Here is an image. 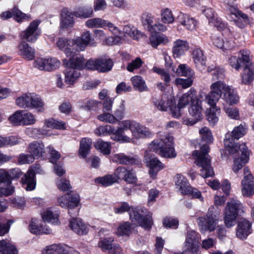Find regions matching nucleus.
<instances>
[{
  "instance_id": "obj_1",
  "label": "nucleus",
  "mask_w": 254,
  "mask_h": 254,
  "mask_svg": "<svg viewBox=\"0 0 254 254\" xmlns=\"http://www.w3.org/2000/svg\"><path fill=\"white\" fill-rule=\"evenodd\" d=\"M148 148L165 158H173L176 157L173 138L169 134L160 135V137L149 144Z\"/></svg>"
},
{
  "instance_id": "obj_2",
  "label": "nucleus",
  "mask_w": 254,
  "mask_h": 254,
  "mask_svg": "<svg viewBox=\"0 0 254 254\" xmlns=\"http://www.w3.org/2000/svg\"><path fill=\"white\" fill-rule=\"evenodd\" d=\"M248 128L247 125L243 123L234 127L231 133L226 134L224 144L226 151L230 154L234 155L239 151L243 143L239 144L234 140H238L245 135L248 131Z\"/></svg>"
},
{
  "instance_id": "obj_3",
  "label": "nucleus",
  "mask_w": 254,
  "mask_h": 254,
  "mask_svg": "<svg viewBox=\"0 0 254 254\" xmlns=\"http://www.w3.org/2000/svg\"><path fill=\"white\" fill-rule=\"evenodd\" d=\"M209 147L208 145H203L200 147V150L194 151L192 155L195 159L196 165L201 168L200 175L204 178L212 177L214 172L211 166L210 158L208 153Z\"/></svg>"
},
{
  "instance_id": "obj_4",
  "label": "nucleus",
  "mask_w": 254,
  "mask_h": 254,
  "mask_svg": "<svg viewBox=\"0 0 254 254\" xmlns=\"http://www.w3.org/2000/svg\"><path fill=\"white\" fill-rule=\"evenodd\" d=\"M15 104L20 108L36 109L40 113H43L46 110L43 100L40 96L33 93L21 94L15 99Z\"/></svg>"
},
{
  "instance_id": "obj_5",
  "label": "nucleus",
  "mask_w": 254,
  "mask_h": 254,
  "mask_svg": "<svg viewBox=\"0 0 254 254\" xmlns=\"http://www.w3.org/2000/svg\"><path fill=\"white\" fill-rule=\"evenodd\" d=\"M219 218L220 212L218 208L214 206H211L205 215L199 217L197 219L200 231L201 233L215 231L217 228Z\"/></svg>"
},
{
  "instance_id": "obj_6",
  "label": "nucleus",
  "mask_w": 254,
  "mask_h": 254,
  "mask_svg": "<svg viewBox=\"0 0 254 254\" xmlns=\"http://www.w3.org/2000/svg\"><path fill=\"white\" fill-rule=\"evenodd\" d=\"M244 212V206L239 200H230L227 203L224 212V222L226 227L228 228L233 227L239 214Z\"/></svg>"
},
{
  "instance_id": "obj_7",
  "label": "nucleus",
  "mask_w": 254,
  "mask_h": 254,
  "mask_svg": "<svg viewBox=\"0 0 254 254\" xmlns=\"http://www.w3.org/2000/svg\"><path fill=\"white\" fill-rule=\"evenodd\" d=\"M129 219L132 223L138 224L145 229H149L153 224L152 214L145 209L132 207L128 213Z\"/></svg>"
},
{
  "instance_id": "obj_8",
  "label": "nucleus",
  "mask_w": 254,
  "mask_h": 254,
  "mask_svg": "<svg viewBox=\"0 0 254 254\" xmlns=\"http://www.w3.org/2000/svg\"><path fill=\"white\" fill-rule=\"evenodd\" d=\"M210 91L208 94L201 92L198 97L201 102H204L208 104L212 110H216L218 112L220 108L217 107L216 104L221 98V94L218 81L212 83L210 86Z\"/></svg>"
},
{
  "instance_id": "obj_9",
  "label": "nucleus",
  "mask_w": 254,
  "mask_h": 254,
  "mask_svg": "<svg viewBox=\"0 0 254 254\" xmlns=\"http://www.w3.org/2000/svg\"><path fill=\"white\" fill-rule=\"evenodd\" d=\"M9 122L15 126H28L34 125L37 119L31 112L17 110L8 118Z\"/></svg>"
},
{
  "instance_id": "obj_10",
  "label": "nucleus",
  "mask_w": 254,
  "mask_h": 254,
  "mask_svg": "<svg viewBox=\"0 0 254 254\" xmlns=\"http://www.w3.org/2000/svg\"><path fill=\"white\" fill-rule=\"evenodd\" d=\"M134 120H125L118 123V127L115 130V135L111 136V139L121 143H129L132 141V138L125 134V132L132 128Z\"/></svg>"
},
{
  "instance_id": "obj_11",
  "label": "nucleus",
  "mask_w": 254,
  "mask_h": 254,
  "mask_svg": "<svg viewBox=\"0 0 254 254\" xmlns=\"http://www.w3.org/2000/svg\"><path fill=\"white\" fill-rule=\"evenodd\" d=\"M218 82L221 98L230 105L238 104L239 102V96L235 88L222 81L219 80Z\"/></svg>"
},
{
  "instance_id": "obj_12",
  "label": "nucleus",
  "mask_w": 254,
  "mask_h": 254,
  "mask_svg": "<svg viewBox=\"0 0 254 254\" xmlns=\"http://www.w3.org/2000/svg\"><path fill=\"white\" fill-rule=\"evenodd\" d=\"M113 65L114 63L111 59L101 58L89 59L86 62L85 66L87 69L106 72L112 69Z\"/></svg>"
},
{
  "instance_id": "obj_13",
  "label": "nucleus",
  "mask_w": 254,
  "mask_h": 254,
  "mask_svg": "<svg viewBox=\"0 0 254 254\" xmlns=\"http://www.w3.org/2000/svg\"><path fill=\"white\" fill-rule=\"evenodd\" d=\"M153 103L156 108L160 111H166L169 109L174 118H178L181 116V112L179 108H177L175 99L173 97L167 100L165 97L160 99H155Z\"/></svg>"
},
{
  "instance_id": "obj_14",
  "label": "nucleus",
  "mask_w": 254,
  "mask_h": 254,
  "mask_svg": "<svg viewBox=\"0 0 254 254\" xmlns=\"http://www.w3.org/2000/svg\"><path fill=\"white\" fill-rule=\"evenodd\" d=\"M199 239L196 232L189 230L187 232L184 245V251L186 254H199L198 246Z\"/></svg>"
},
{
  "instance_id": "obj_15",
  "label": "nucleus",
  "mask_w": 254,
  "mask_h": 254,
  "mask_svg": "<svg viewBox=\"0 0 254 254\" xmlns=\"http://www.w3.org/2000/svg\"><path fill=\"white\" fill-rule=\"evenodd\" d=\"M241 181L242 194L245 197H250L254 195V177L248 167L244 169Z\"/></svg>"
},
{
  "instance_id": "obj_16",
  "label": "nucleus",
  "mask_w": 254,
  "mask_h": 254,
  "mask_svg": "<svg viewBox=\"0 0 254 254\" xmlns=\"http://www.w3.org/2000/svg\"><path fill=\"white\" fill-rule=\"evenodd\" d=\"M40 22L41 21L39 20L31 22L27 28L20 33V37L21 39L30 43L35 42L41 33L40 30L38 28Z\"/></svg>"
},
{
  "instance_id": "obj_17",
  "label": "nucleus",
  "mask_w": 254,
  "mask_h": 254,
  "mask_svg": "<svg viewBox=\"0 0 254 254\" xmlns=\"http://www.w3.org/2000/svg\"><path fill=\"white\" fill-rule=\"evenodd\" d=\"M190 115L192 118H184L183 123L187 126H192L199 121L202 116L201 102L198 99L193 101L189 109Z\"/></svg>"
},
{
  "instance_id": "obj_18",
  "label": "nucleus",
  "mask_w": 254,
  "mask_h": 254,
  "mask_svg": "<svg viewBox=\"0 0 254 254\" xmlns=\"http://www.w3.org/2000/svg\"><path fill=\"white\" fill-rule=\"evenodd\" d=\"M60 65V62L55 58H38L34 62V66L42 71H51Z\"/></svg>"
},
{
  "instance_id": "obj_19",
  "label": "nucleus",
  "mask_w": 254,
  "mask_h": 254,
  "mask_svg": "<svg viewBox=\"0 0 254 254\" xmlns=\"http://www.w3.org/2000/svg\"><path fill=\"white\" fill-rule=\"evenodd\" d=\"M146 151L144 154V162L146 166L149 168V174L150 176L154 178L159 171L164 168L163 164L157 158L151 154V151Z\"/></svg>"
},
{
  "instance_id": "obj_20",
  "label": "nucleus",
  "mask_w": 254,
  "mask_h": 254,
  "mask_svg": "<svg viewBox=\"0 0 254 254\" xmlns=\"http://www.w3.org/2000/svg\"><path fill=\"white\" fill-rule=\"evenodd\" d=\"M239 151L236 153H241V157L234 158L233 164L232 167L233 171L237 174L242 169L243 166L249 162L250 150L248 149L245 143H243Z\"/></svg>"
},
{
  "instance_id": "obj_21",
  "label": "nucleus",
  "mask_w": 254,
  "mask_h": 254,
  "mask_svg": "<svg viewBox=\"0 0 254 254\" xmlns=\"http://www.w3.org/2000/svg\"><path fill=\"white\" fill-rule=\"evenodd\" d=\"M57 202L62 208H73L78 206L79 203V196L75 193L64 194L58 197Z\"/></svg>"
},
{
  "instance_id": "obj_22",
  "label": "nucleus",
  "mask_w": 254,
  "mask_h": 254,
  "mask_svg": "<svg viewBox=\"0 0 254 254\" xmlns=\"http://www.w3.org/2000/svg\"><path fill=\"white\" fill-rule=\"evenodd\" d=\"M213 44L218 48L223 51L229 50L234 46V41L232 34L228 37L214 35L211 37Z\"/></svg>"
},
{
  "instance_id": "obj_23",
  "label": "nucleus",
  "mask_w": 254,
  "mask_h": 254,
  "mask_svg": "<svg viewBox=\"0 0 254 254\" xmlns=\"http://www.w3.org/2000/svg\"><path fill=\"white\" fill-rule=\"evenodd\" d=\"M56 45L60 50L64 52L67 57H70L77 52L74 39L60 38L57 41Z\"/></svg>"
},
{
  "instance_id": "obj_24",
  "label": "nucleus",
  "mask_w": 254,
  "mask_h": 254,
  "mask_svg": "<svg viewBox=\"0 0 254 254\" xmlns=\"http://www.w3.org/2000/svg\"><path fill=\"white\" fill-rule=\"evenodd\" d=\"M130 132L133 138L142 139L149 137L152 135L150 129L139 122L134 120Z\"/></svg>"
},
{
  "instance_id": "obj_25",
  "label": "nucleus",
  "mask_w": 254,
  "mask_h": 254,
  "mask_svg": "<svg viewBox=\"0 0 254 254\" xmlns=\"http://www.w3.org/2000/svg\"><path fill=\"white\" fill-rule=\"evenodd\" d=\"M74 40L77 52L84 51L88 46H95L94 39L92 38L89 31L83 32L80 36L74 39Z\"/></svg>"
},
{
  "instance_id": "obj_26",
  "label": "nucleus",
  "mask_w": 254,
  "mask_h": 254,
  "mask_svg": "<svg viewBox=\"0 0 254 254\" xmlns=\"http://www.w3.org/2000/svg\"><path fill=\"white\" fill-rule=\"evenodd\" d=\"M106 27H108L109 31L115 36L114 37H109L106 38L104 42L109 45L120 44L122 39L121 37L122 33L120 29L108 20L107 21Z\"/></svg>"
},
{
  "instance_id": "obj_27",
  "label": "nucleus",
  "mask_w": 254,
  "mask_h": 254,
  "mask_svg": "<svg viewBox=\"0 0 254 254\" xmlns=\"http://www.w3.org/2000/svg\"><path fill=\"white\" fill-rule=\"evenodd\" d=\"M252 233V225L248 220L242 219L238 222L236 229V236L241 240H245Z\"/></svg>"
},
{
  "instance_id": "obj_28",
  "label": "nucleus",
  "mask_w": 254,
  "mask_h": 254,
  "mask_svg": "<svg viewBox=\"0 0 254 254\" xmlns=\"http://www.w3.org/2000/svg\"><path fill=\"white\" fill-rule=\"evenodd\" d=\"M28 151L33 159H38L45 153V147L41 141H34L28 146Z\"/></svg>"
},
{
  "instance_id": "obj_29",
  "label": "nucleus",
  "mask_w": 254,
  "mask_h": 254,
  "mask_svg": "<svg viewBox=\"0 0 254 254\" xmlns=\"http://www.w3.org/2000/svg\"><path fill=\"white\" fill-rule=\"evenodd\" d=\"M69 227L74 233L79 235H85L89 231L88 226L79 218L71 219Z\"/></svg>"
},
{
  "instance_id": "obj_30",
  "label": "nucleus",
  "mask_w": 254,
  "mask_h": 254,
  "mask_svg": "<svg viewBox=\"0 0 254 254\" xmlns=\"http://www.w3.org/2000/svg\"><path fill=\"white\" fill-rule=\"evenodd\" d=\"M179 22L188 30L192 31L195 29L197 22L195 19L190 16L180 13L178 16Z\"/></svg>"
},
{
  "instance_id": "obj_31",
  "label": "nucleus",
  "mask_w": 254,
  "mask_h": 254,
  "mask_svg": "<svg viewBox=\"0 0 254 254\" xmlns=\"http://www.w3.org/2000/svg\"><path fill=\"white\" fill-rule=\"evenodd\" d=\"M35 172L32 170H29L22 178L21 182L24 188L27 191L33 190L36 187Z\"/></svg>"
},
{
  "instance_id": "obj_32",
  "label": "nucleus",
  "mask_w": 254,
  "mask_h": 254,
  "mask_svg": "<svg viewBox=\"0 0 254 254\" xmlns=\"http://www.w3.org/2000/svg\"><path fill=\"white\" fill-rule=\"evenodd\" d=\"M18 54L24 59L31 61L35 57V50L25 42H22L18 46Z\"/></svg>"
},
{
  "instance_id": "obj_33",
  "label": "nucleus",
  "mask_w": 254,
  "mask_h": 254,
  "mask_svg": "<svg viewBox=\"0 0 254 254\" xmlns=\"http://www.w3.org/2000/svg\"><path fill=\"white\" fill-rule=\"evenodd\" d=\"M189 48V43L182 40H177L174 42L173 47V54L175 58L184 55Z\"/></svg>"
},
{
  "instance_id": "obj_34",
  "label": "nucleus",
  "mask_w": 254,
  "mask_h": 254,
  "mask_svg": "<svg viewBox=\"0 0 254 254\" xmlns=\"http://www.w3.org/2000/svg\"><path fill=\"white\" fill-rule=\"evenodd\" d=\"M175 179L176 188L178 191L183 194L188 193L190 186L188 180L184 176L180 174L177 175Z\"/></svg>"
},
{
  "instance_id": "obj_35",
  "label": "nucleus",
  "mask_w": 254,
  "mask_h": 254,
  "mask_svg": "<svg viewBox=\"0 0 254 254\" xmlns=\"http://www.w3.org/2000/svg\"><path fill=\"white\" fill-rule=\"evenodd\" d=\"M74 13L70 12L67 9L64 8L61 14V26L63 28L71 27L74 23Z\"/></svg>"
},
{
  "instance_id": "obj_36",
  "label": "nucleus",
  "mask_w": 254,
  "mask_h": 254,
  "mask_svg": "<svg viewBox=\"0 0 254 254\" xmlns=\"http://www.w3.org/2000/svg\"><path fill=\"white\" fill-rule=\"evenodd\" d=\"M196 92L194 89L190 88L188 92L183 94L180 98L177 108H179L181 111V109L185 107L190 102L192 103L193 101H196Z\"/></svg>"
},
{
  "instance_id": "obj_37",
  "label": "nucleus",
  "mask_w": 254,
  "mask_h": 254,
  "mask_svg": "<svg viewBox=\"0 0 254 254\" xmlns=\"http://www.w3.org/2000/svg\"><path fill=\"white\" fill-rule=\"evenodd\" d=\"M64 82L69 85H73L80 76V72L74 68L67 67L64 71Z\"/></svg>"
},
{
  "instance_id": "obj_38",
  "label": "nucleus",
  "mask_w": 254,
  "mask_h": 254,
  "mask_svg": "<svg viewBox=\"0 0 254 254\" xmlns=\"http://www.w3.org/2000/svg\"><path fill=\"white\" fill-rule=\"evenodd\" d=\"M242 82L245 85L251 84L254 80V63L247 64L241 76Z\"/></svg>"
},
{
  "instance_id": "obj_39",
  "label": "nucleus",
  "mask_w": 254,
  "mask_h": 254,
  "mask_svg": "<svg viewBox=\"0 0 254 254\" xmlns=\"http://www.w3.org/2000/svg\"><path fill=\"white\" fill-rule=\"evenodd\" d=\"M192 59L197 68L200 70L204 68V66L205 64L206 58L204 56L201 50L196 49L193 50L192 52Z\"/></svg>"
},
{
  "instance_id": "obj_40",
  "label": "nucleus",
  "mask_w": 254,
  "mask_h": 254,
  "mask_svg": "<svg viewBox=\"0 0 254 254\" xmlns=\"http://www.w3.org/2000/svg\"><path fill=\"white\" fill-rule=\"evenodd\" d=\"M92 143V140L89 138H83L81 139L78 150L79 155L81 157L86 158L91 148Z\"/></svg>"
},
{
  "instance_id": "obj_41",
  "label": "nucleus",
  "mask_w": 254,
  "mask_h": 254,
  "mask_svg": "<svg viewBox=\"0 0 254 254\" xmlns=\"http://www.w3.org/2000/svg\"><path fill=\"white\" fill-rule=\"evenodd\" d=\"M66 66L69 68H74L79 71L84 67H86L85 59L83 57H72L70 58L67 63Z\"/></svg>"
},
{
  "instance_id": "obj_42",
  "label": "nucleus",
  "mask_w": 254,
  "mask_h": 254,
  "mask_svg": "<svg viewBox=\"0 0 254 254\" xmlns=\"http://www.w3.org/2000/svg\"><path fill=\"white\" fill-rule=\"evenodd\" d=\"M0 253L1 254H17L18 251L12 243L3 240L0 241Z\"/></svg>"
},
{
  "instance_id": "obj_43",
  "label": "nucleus",
  "mask_w": 254,
  "mask_h": 254,
  "mask_svg": "<svg viewBox=\"0 0 254 254\" xmlns=\"http://www.w3.org/2000/svg\"><path fill=\"white\" fill-rule=\"evenodd\" d=\"M43 128H52L58 129H65L66 128L65 123L63 121L55 120L53 118L46 119L44 121Z\"/></svg>"
},
{
  "instance_id": "obj_44",
  "label": "nucleus",
  "mask_w": 254,
  "mask_h": 254,
  "mask_svg": "<svg viewBox=\"0 0 254 254\" xmlns=\"http://www.w3.org/2000/svg\"><path fill=\"white\" fill-rule=\"evenodd\" d=\"M42 218L44 222H48L53 224L59 223V215L54 213L50 209H46L42 214Z\"/></svg>"
},
{
  "instance_id": "obj_45",
  "label": "nucleus",
  "mask_w": 254,
  "mask_h": 254,
  "mask_svg": "<svg viewBox=\"0 0 254 254\" xmlns=\"http://www.w3.org/2000/svg\"><path fill=\"white\" fill-rule=\"evenodd\" d=\"M94 146L103 155H107L111 153L112 147L110 142L100 139L95 143Z\"/></svg>"
},
{
  "instance_id": "obj_46",
  "label": "nucleus",
  "mask_w": 254,
  "mask_h": 254,
  "mask_svg": "<svg viewBox=\"0 0 254 254\" xmlns=\"http://www.w3.org/2000/svg\"><path fill=\"white\" fill-rule=\"evenodd\" d=\"M114 241V238L112 237L101 238L98 243V246L103 252L109 251L110 253L115 245L113 244Z\"/></svg>"
},
{
  "instance_id": "obj_47",
  "label": "nucleus",
  "mask_w": 254,
  "mask_h": 254,
  "mask_svg": "<svg viewBox=\"0 0 254 254\" xmlns=\"http://www.w3.org/2000/svg\"><path fill=\"white\" fill-rule=\"evenodd\" d=\"M42 254H66V250L60 245H52L46 247Z\"/></svg>"
},
{
  "instance_id": "obj_48",
  "label": "nucleus",
  "mask_w": 254,
  "mask_h": 254,
  "mask_svg": "<svg viewBox=\"0 0 254 254\" xmlns=\"http://www.w3.org/2000/svg\"><path fill=\"white\" fill-rule=\"evenodd\" d=\"M131 81L134 88L136 90L139 92L147 90V86L145 84V81L143 79L141 76L139 75L134 76L131 78Z\"/></svg>"
},
{
  "instance_id": "obj_49",
  "label": "nucleus",
  "mask_w": 254,
  "mask_h": 254,
  "mask_svg": "<svg viewBox=\"0 0 254 254\" xmlns=\"http://www.w3.org/2000/svg\"><path fill=\"white\" fill-rule=\"evenodd\" d=\"M173 70L178 74V75L185 76L187 77H192L194 74V71L187 64H181L179 65L176 70L173 69Z\"/></svg>"
},
{
  "instance_id": "obj_50",
  "label": "nucleus",
  "mask_w": 254,
  "mask_h": 254,
  "mask_svg": "<svg viewBox=\"0 0 254 254\" xmlns=\"http://www.w3.org/2000/svg\"><path fill=\"white\" fill-rule=\"evenodd\" d=\"M95 183L104 187H108L116 183L115 178L113 174L106 175L101 177L95 178Z\"/></svg>"
},
{
  "instance_id": "obj_51",
  "label": "nucleus",
  "mask_w": 254,
  "mask_h": 254,
  "mask_svg": "<svg viewBox=\"0 0 254 254\" xmlns=\"http://www.w3.org/2000/svg\"><path fill=\"white\" fill-rule=\"evenodd\" d=\"M115 129L114 127L110 125L101 126L95 130V133L99 136L106 135H115Z\"/></svg>"
},
{
  "instance_id": "obj_52",
  "label": "nucleus",
  "mask_w": 254,
  "mask_h": 254,
  "mask_svg": "<svg viewBox=\"0 0 254 254\" xmlns=\"http://www.w3.org/2000/svg\"><path fill=\"white\" fill-rule=\"evenodd\" d=\"M31 233L35 235L49 234V230L47 229H40V223L36 219H32L29 226Z\"/></svg>"
},
{
  "instance_id": "obj_53",
  "label": "nucleus",
  "mask_w": 254,
  "mask_h": 254,
  "mask_svg": "<svg viewBox=\"0 0 254 254\" xmlns=\"http://www.w3.org/2000/svg\"><path fill=\"white\" fill-rule=\"evenodd\" d=\"M107 21L100 18H92L86 21V25L89 28H105Z\"/></svg>"
},
{
  "instance_id": "obj_54",
  "label": "nucleus",
  "mask_w": 254,
  "mask_h": 254,
  "mask_svg": "<svg viewBox=\"0 0 254 254\" xmlns=\"http://www.w3.org/2000/svg\"><path fill=\"white\" fill-rule=\"evenodd\" d=\"M93 13V9L91 7H80L74 12V15L75 17L81 18H87L91 17Z\"/></svg>"
},
{
  "instance_id": "obj_55",
  "label": "nucleus",
  "mask_w": 254,
  "mask_h": 254,
  "mask_svg": "<svg viewBox=\"0 0 254 254\" xmlns=\"http://www.w3.org/2000/svg\"><path fill=\"white\" fill-rule=\"evenodd\" d=\"M154 16L150 13H145L142 15L141 23L149 31H152Z\"/></svg>"
},
{
  "instance_id": "obj_56",
  "label": "nucleus",
  "mask_w": 254,
  "mask_h": 254,
  "mask_svg": "<svg viewBox=\"0 0 254 254\" xmlns=\"http://www.w3.org/2000/svg\"><path fill=\"white\" fill-rule=\"evenodd\" d=\"M131 224L129 222H126L119 225L116 233L118 236H128L131 233Z\"/></svg>"
},
{
  "instance_id": "obj_57",
  "label": "nucleus",
  "mask_w": 254,
  "mask_h": 254,
  "mask_svg": "<svg viewBox=\"0 0 254 254\" xmlns=\"http://www.w3.org/2000/svg\"><path fill=\"white\" fill-rule=\"evenodd\" d=\"M12 14L14 19L17 22L29 21L31 19L30 15L25 14L16 8H14L12 9Z\"/></svg>"
},
{
  "instance_id": "obj_58",
  "label": "nucleus",
  "mask_w": 254,
  "mask_h": 254,
  "mask_svg": "<svg viewBox=\"0 0 254 254\" xmlns=\"http://www.w3.org/2000/svg\"><path fill=\"white\" fill-rule=\"evenodd\" d=\"M103 112L102 114H100L97 117V119L99 120L112 124H115L118 122V119L115 115H114L108 113V112Z\"/></svg>"
},
{
  "instance_id": "obj_59",
  "label": "nucleus",
  "mask_w": 254,
  "mask_h": 254,
  "mask_svg": "<svg viewBox=\"0 0 254 254\" xmlns=\"http://www.w3.org/2000/svg\"><path fill=\"white\" fill-rule=\"evenodd\" d=\"M199 133L202 140L206 143H211L213 140L212 132L207 127H202L199 130Z\"/></svg>"
},
{
  "instance_id": "obj_60",
  "label": "nucleus",
  "mask_w": 254,
  "mask_h": 254,
  "mask_svg": "<svg viewBox=\"0 0 254 254\" xmlns=\"http://www.w3.org/2000/svg\"><path fill=\"white\" fill-rule=\"evenodd\" d=\"M242 63L245 64H249L252 62L253 56L251 52L247 50H243L239 52L238 55Z\"/></svg>"
},
{
  "instance_id": "obj_61",
  "label": "nucleus",
  "mask_w": 254,
  "mask_h": 254,
  "mask_svg": "<svg viewBox=\"0 0 254 254\" xmlns=\"http://www.w3.org/2000/svg\"><path fill=\"white\" fill-rule=\"evenodd\" d=\"M208 72H212V79L215 81L222 79L224 75V70L222 68L216 67L214 66H211L207 68Z\"/></svg>"
},
{
  "instance_id": "obj_62",
  "label": "nucleus",
  "mask_w": 254,
  "mask_h": 254,
  "mask_svg": "<svg viewBox=\"0 0 254 254\" xmlns=\"http://www.w3.org/2000/svg\"><path fill=\"white\" fill-rule=\"evenodd\" d=\"M209 23L211 25L215 27L218 30H225L229 31V30L227 28V25L225 23L222 21L221 19L218 17L216 15L214 18L209 20Z\"/></svg>"
},
{
  "instance_id": "obj_63",
  "label": "nucleus",
  "mask_w": 254,
  "mask_h": 254,
  "mask_svg": "<svg viewBox=\"0 0 254 254\" xmlns=\"http://www.w3.org/2000/svg\"><path fill=\"white\" fill-rule=\"evenodd\" d=\"M26 134L33 137L40 138L42 136L46 135L44 129L40 128H27L25 130Z\"/></svg>"
},
{
  "instance_id": "obj_64",
  "label": "nucleus",
  "mask_w": 254,
  "mask_h": 254,
  "mask_svg": "<svg viewBox=\"0 0 254 254\" xmlns=\"http://www.w3.org/2000/svg\"><path fill=\"white\" fill-rule=\"evenodd\" d=\"M161 16L162 22L165 23H172L174 21L172 11L169 8L162 9L161 12Z\"/></svg>"
}]
</instances>
